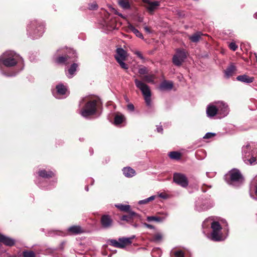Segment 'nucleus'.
<instances>
[{"label": "nucleus", "instance_id": "20e7f679", "mask_svg": "<svg viewBox=\"0 0 257 257\" xmlns=\"http://www.w3.org/2000/svg\"><path fill=\"white\" fill-rule=\"evenodd\" d=\"M44 32V25L37 20L31 21L27 27L28 35L33 39L41 37Z\"/></svg>", "mask_w": 257, "mask_h": 257}, {"label": "nucleus", "instance_id": "c9c22d12", "mask_svg": "<svg viewBox=\"0 0 257 257\" xmlns=\"http://www.w3.org/2000/svg\"><path fill=\"white\" fill-rule=\"evenodd\" d=\"M163 238V235L161 233H157L155 234L152 238V241L156 242H160Z\"/></svg>", "mask_w": 257, "mask_h": 257}, {"label": "nucleus", "instance_id": "c756f323", "mask_svg": "<svg viewBox=\"0 0 257 257\" xmlns=\"http://www.w3.org/2000/svg\"><path fill=\"white\" fill-rule=\"evenodd\" d=\"M130 1L131 0H118V4L123 9H129L131 8Z\"/></svg>", "mask_w": 257, "mask_h": 257}, {"label": "nucleus", "instance_id": "9d476101", "mask_svg": "<svg viewBox=\"0 0 257 257\" xmlns=\"http://www.w3.org/2000/svg\"><path fill=\"white\" fill-rule=\"evenodd\" d=\"M212 206L213 203L210 200L200 198L196 202L195 209L198 212H201L207 210Z\"/></svg>", "mask_w": 257, "mask_h": 257}, {"label": "nucleus", "instance_id": "2f4dec72", "mask_svg": "<svg viewBox=\"0 0 257 257\" xmlns=\"http://www.w3.org/2000/svg\"><path fill=\"white\" fill-rule=\"evenodd\" d=\"M125 119V117L122 114H116L115 115L114 119V124L115 125H118L121 124Z\"/></svg>", "mask_w": 257, "mask_h": 257}, {"label": "nucleus", "instance_id": "b1692460", "mask_svg": "<svg viewBox=\"0 0 257 257\" xmlns=\"http://www.w3.org/2000/svg\"><path fill=\"white\" fill-rule=\"evenodd\" d=\"M78 66V64L76 63H73L71 65L68 70V73H66V75L68 78H71L73 77L77 70Z\"/></svg>", "mask_w": 257, "mask_h": 257}, {"label": "nucleus", "instance_id": "393cba45", "mask_svg": "<svg viewBox=\"0 0 257 257\" xmlns=\"http://www.w3.org/2000/svg\"><path fill=\"white\" fill-rule=\"evenodd\" d=\"M39 176L44 178H49L53 177L54 173L52 171H46L45 170H41L38 172Z\"/></svg>", "mask_w": 257, "mask_h": 257}, {"label": "nucleus", "instance_id": "a19ab883", "mask_svg": "<svg viewBox=\"0 0 257 257\" xmlns=\"http://www.w3.org/2000/svg\"><path fill=\"white\" fill-rule=\"evenodd\" d=\"M174 254L176 256V257H184V252L180 250L175 251Z\"/></svg>", "mask_w": 257, "mask_h": 257}, {"label": "nucleus", "instance_id": "09e8293b", "mask_svg": "<svg viewBox=\"0 0 257 257\" xmlns=\"http://www.w3.org/2000/svg\"><path fill=\"white\" fill-rule=\"evenodd\" d=\"M144 30H145V31H146V32H147L148 33H151V31H150V29H149V27H147V26H145V27H144Z\"/></svg>", "mask_w": 257, "mask_h": 257}, {"label": "nucleus", "instance_id": "0eeeda50", "mask_svg": "<svg viewBox=\"0 0 257 257\" xmlns=\"http://www.w3.org/2000/svg\"><path fill=\"white\" fill-rule=\"evenodd\" d=\"M211 227L212 231L211 233V239L215 241H220L224 240L225 237L222 236V227L217 221H213Z\"/></svg>", "mask_w": 257, "mask_h": 257}, {"label": "nucleus", "instance_id": "ddd939ff", "mask_svg": "<svg viewBox=\"0 0 257 257\" xmlns=\"http://www.w3.org/2000/svg\"><path fill=\"white\" fill-rule=\"evenodd\" d=\"M76 54L74 50L69 49L68 53L65 56H59L55 59V62L58 64H67L68 59L71 57L74 58L76 57Z\"/></svg>", "mask_w": 257, "mask_h": 257}, {"label": "nucleus", "instance_id": "4c0bfd02", "mask_svg": "<svg viewBox=\"0 0 257 257\" xmlns=\"http://www.w3.org/2000/svg\"><path fill=\"white\" fill-rule=\"evenodd\" d=\"M155 198V196H151L148 198L139 201V204H146L148 202H149V201L154 200Z\"/></svg>", "mask_w": 257, "mask_h": 257}, {"label": "nucleus", "instance_id": "4d7b16f0", "mask_svg": "<svg viewBox=\"0 0 257 257\" xmlns=\"http://www.w3.org/2000/svg\"><path fill=\"white\" fill-rule=\"evenodd\" d=\"M255 194L257 195V184L255 187Z\"/></svg>", "mask_w": 257, "mask_h": 257}, {"label": "nucleus", "instance_id": "aec40b11", "mask_svg": "<svg viewBox=\"0 0 257 257\" xmlns=\"http://www.w3.org/2000/svg\"><path fill=\"white\" fill-rule=\"evenodd\" d=\"M139 217V214L134 211H130L128 214L122 216L120 218V220L131 223L133 222V218L134 217Z\"/></svg>", "mask_w": 257, "mask_h": 257}, {"label": "nucleus", "instance_id": "7c9ffc66", "mask_svg": "<svg viewBox=\"0 0 257 257\" xmlns=\"http://www.w3.org/2000/svg\"><path fill=\"white\" fill-rule=\"evenodd\" d=\"M166 217H158L156 216H148L147 217V221L151 222V221H156L158 222H161L163 221L165 219Z\"/></svg>", "mask_w": 257, "mask_h": 257}, {"label": "nucleus", "instance_id": "f3484780", "mask_svg": "<svg viewBox=\"0 0 257 257\" xmlns=\"http://www.w3.org/2000/svg\"><path fill=\"white\" fill-rule=\"evenodd\" d=\"M146 4V7L150 12H153L160 6V3L159 1L151 2L149 0H144Z\"/></svg>", "mask_w": 257, "mask_h": 257}, {"label": "nucleus", "instance_id": "4468645a", "mask_svg": "<svg viewBox=\"0 0 257 257\" xmlns=\"http://www.w3.org/2000/svg\"><path fill=\"white\" fill-rule=\"evenodd\" d=\"M217 108L218 114L221 117L226 116L229 113V108L228 105L223 101H216Z\"/></svg>", "mask_w": 257, "mask_h": 257}, {"label": "nucleus", "instance_id": "2eb2a0df", "mask_svg": "<svg viewBox=\"0 0 257 257\" xmlns=\"http://www.w3.org/2000/svg\"><path fill=\"white\" fill-rule=\"evenodd\" d=\"M100 223L103 228L107 229L112 226L113 221L110 216L104 214L101 217Z\"/></svg>", "mask_w": 257, "mask_h": 257}, {"label": "nucleus", "instance_id": "bb28decb", "mask_svg": "<svg viewBox=\"0 0 257 257\" xmlns=\"http://www.w3.org/2000/svg\"><path fill=\"white\" fill-rule=\"evenodd\" d=\"M124 175L126 177H132L135 175V171L131 167H125L122 170Z\"/></svg>", "mask_w": 257, "mask_h": 257}, {"label": "nucleus", "instance_id": "13d9d810", "mask_svg": "<svg viewBox=\"0 0 257 257\" xmlns=\"http://www.w3.org/2000/svg\"><path fill=\"white\" fill-rule=\"evenodd\" d=\"M91 180L92 181V183H91V184H93V182H94V180H93L92 179H91Z\"/></svg>", "mask_w": 257, "mask_h": 257}, {"label": "nucleus", "instance_id": "c03bdc74", "mask_svg": "<svg viewBox=\"0 0 257 257\" xmlns=\"http://www.w3.org/2000/svg\"><path fill=\"white\" fill-rule=\"evenodd\" d=\"M215 136V134L212 133H207L204 136V139H209Z\"/></svg>", "mask_w": 257, "mask_h": 257}, {"label": "nucleus", "instance_id": "dca6fc26", "mask_svg": "<svg viewBox=\"0 0 257 257\" xmlns=\"http://www.w3.org/2000/svg\"><path fill=\"white\" fill-rule=\"evenodd\" d=\"M217 108L216 101L208 104L206 108L207 116L209 117H212L218 114Z\"/></svg>", "mask_w": 257, "mask_h": 257}, {"label": "nucleus", "instance_id": "58836bf2", "mask_svg": "<svg viewBox=\"0 0 257 257\" xmlns=\"http://www.w3.org/2000/svg\"><path fill=\"white\" fill-rule=\"evenodd\" d=\"M138 72L141 75L148 74L149 70L146 67L142 66L139 69Z\"/></svg>", "mask_w": 257, "mask_h": 257}, {"label": "nucleus", "instance_id": "cd10ccee", "mask_svg": "<svg viewBox=\"0 0 257 257\" xmlns=\"http://www.w3.org/2000/svg\"><path fill=\"white\" fill-rule=\"evenodd\" d=\"M235 67L234 65L231 64L228 66L224 71L225 75L227 78H229L232 75L234 72L235 71Z\"/></svg>", "mask_w": 257, "mask_h": 257}, {"label": "nucleus", "instance_id": "5fc2aeb1", "mask_svg": "<svg viewBox=\"0 0 257 257\" xmlns=\"http://www.w3.org/2000/svg\"><path fill=\"white\" fill-rule=\"evenodd\" d=\"M85 190H86V191H88V186H85Z\"/></svg>", "mask_w": 257, "mask_h": 257}, {"label": "nucleus", "instance_id": "412c9836", "mask_svg": "<svg viewBox=\"0 0 257 257\" xmlns=\"http://www.w3.org/2000/svg\"><path fill=\"white\" fill-rule=\"evenodd\" d=\"M173 83L171 81L167 80L163 81L159 86V89L162 90H170L172 89Z\"/></svg>", "mask_w": 257, "mask_h": 257}, {"label": "nucleus", "instance_id": "1a4fd4ad", "mask_svg": "<svg viewBox=\"0 0 257 257\" xmlns=\"http://www.w3.org/2000/svg\"><path fill=\"white\" fill-rule=\"evenodd\" d=\"M126 57L127 53L125 50L121 48H117L114 58L121 68L125 70H127L128 68V65L124 62Z\"/></svg>", "mask_w": 257, "mask_h": 257}, {"label": "nucleus", "instance_id": "bf43d9fd", "mask_svg": "<svg viewBox=\"0 0 257 257\" xmlns=\"http://www.w3.org/2000/svg\"><path fill=\"white\" fill-rule=\"evenodd\" d=\"M202 191H203V192H205V191H206L205 190H204V189H203V187H202Z\"/></svg>", "mask_w": 257, "mask_h": 257}, {"label": "nucleus", "instance_id": "f8f14e48", "mask_svg": "<svg viewBox=\"0 0 257 257\" xmlns=\"http://www.w3.org/2000/svg\"><path fill=\"white\" fill-rule=\"evenodd\" d=\"M187 58L186 52L184 50L177 49L173 57V63L178 66H180Z\"/></svg>", "mask_w": 257, "mask_h": 257}, {"label": "nucleus", "instance_id": "de8ad7c7", "mask_svg": "<svg viewBox=\"0 0 257 257\" xmlns=\"http://www.w3.org/2000/svg\"><path fill=\"white\" fill-rule=\"evenodd\" d=\"M163 130L162 126H157V131L158 133H162Z\"/></svg>", "mask_w": 257, "mask_h": 257}, {"label": "nucleus", "instance_id": "4be33fe9", "mask_svg": "<svg viewBox=\"0 0 257 257\" xmlns=\"http://www.w3.org/2000/svg\"><path fill=\"white\" fill-rule=\"evenodd\" d=\"M236 79L240 82L246 83H250L252 82L254 80V77H249L246 75H239L236 77Z\"/></svg>", "mask_w": 257, "mask_h": 257}, {"label": "nucleus", "instance_id": "6ab92c4d", "mask_svg": "<svg viewBox=\"0 0 257 257\" xmlns=\"http://www.w3.org/2000/svg\"><path fill=\"white\" fill-rule=\"evenodd\" d=\"M0 242L9 246H12L15 243V240L11 237L0 233Z\"/></svg>", "mask_w": 257, "mask_h": 257}, {"label": "nucleus", "instance_id": "f257e3e1", "mask_svg": "<svg viewBox=\"0 0 257 257\" xmlns=\"http://www.w3.org/2000/svg\"><path fill=\"white\" fill-rule=\"evenodd\" d=\"M23 61L22 58L13 51H7L0 56V70L2 73L6 76H15L19 72L6 73L3 70L2 64L7 67L15 66L20 61Z\"/></svg>", "mask_w": 257, "mask_h": 257}, {"label": "nucleus", "instance_id": "37998d69", "mask_svg": "<svg viewBox=\"0 0 257 257\" xmlns=\"http://www.w3.org/2000/svg\"><path fill=\"white\" fill-rule=\"evenodd\" d=\"M229 47L231 50L233 51H235L237 48V46L235 44V43L231 42L229 44Z\"/></svg>", "mask_w": 257, "mask_h": 257}, {"label": "nucleus", "instance_id": "f704fd0d", "mask_svg": "<svg viewBox=\"0 0 257 257\" xmlns=\"http://www.w3.org/2000/svg\"><path fill=\"white\" fill-rule=\"evenodd\" d=\"M144 80L149 83H154V75L153 74H149V75H146L144 76L143 78Z\"/></svg>", "mask_w": 257, "mask_h": 257}, {"label": "nucleus", "instance_id": "5701e85b", "mask_svg": "<svg viewBox=\"0 0 257 257\" xmlns=\"http://www.w3.org/2000/svg\"><path fill=\"white\" fill-rule=\"evenodd\" d=\"M67 230L71 234H78L83 232L82 228L79 225L70 226Z\"/></svg>", "mask_w": 257, "mask_h": 257}, {"label": "nucleus", "instance_id": "9b49d317", "mask_svg": "<svg viewBox=\"0 0 257 257\" xmlns=\"http://www.w3.org/2000/svg\"><path fill=\"white\" fill-rule=\"evenodd\" d=\"M173 181L177 185L183 188L188 185V180L186 176L182 173H175L173 174Z\"/></svg>", "mask_w": 257, "mask_h": 257}, {"label": "nucleus", "instance_id": "3c124183", "mask_svg": "<svg viewBox=\"0 0 257 257\" xmlns=\"http://www.w3.org/2000/svg\"><path fill=\"white\" fill-rule=\"evenodd\" d=\"M61 51H63V52H66V50L65 49H60L58 50L57 53H59Z\"/></svg>", "mask_w": 257, "mask_h": 257}, {"label": "nucleus", "instance_id": "49530a36", "mask_svg": "<svg viewBox=\"0 0 257 257\" xmlns=\"http://www.w3.org/2000/svg\"><path fill=\"white\" fill-rule=\"evenodd\" d=\"M143 225L144 226L150 228V229H154V226L152 225L148 224L147 223H143Z\"/></svg>", "mask_w": 257, "mask_h": 257}, {"label": "nucleus", "instance_id": "864d4df0", "mask_svg": "<svg viewBox=\"0 0 257 257\" xmlns=\"http://www.w3.org/2000/svg\"><path fill=\"white\" fill-rule=\"evenodd\" d=\"M253 17L255 19H257V12L254 14Z\"/></svg>", "mask_w": 257, "mask_h": 257}, {"label": "nucleus", "instance_id": "39448f33", "mask_svg": "<svg viewBox=\"0 0 257 257\" xmlns=\"http://www.w3.org/2000/svg\"><path fill=\"white\" fill-rule=\"evenodd\" d=\"M227 183L233 186H238L243 182V178L239 171L233 169L225 176Z\"/></svg>", "mask_w": 257, "mask_h": 257}, {"label": "nucleus", "instance_id": "473e14b6", "mask_svg": "<svg viewBox=\"0 0 257 257\" xmlns=\"http://www.w3.org/2000/svg\"><path fill=\"white\" fill-rule=\"evenodd\" d=\"M115 206L122 211H128L131 207L129 205H124L122 204H115Z\"/></svg>", "mask_w": 257, "mask_h": 257}, {"label": "nucleus", "instance_id": "72a5a7b5", "mask_svg": "<svg viewBox=\"0 0 257 257\" xmlns=\"http://www.w3.org/2000/svg\"><path fill=\"white\" fill-rule=\"evenodd\" d=\"M169 156L172 159L178 160L181 158V154L177 152H171L169 153Z\"/></svg>", "mask_w": 257, "mask_h": 257}, {"label": "nucleus", "instance_id": "7ed1b4c3", "mask_svg": "<svg viewBox=\"0 0 257 257\" xmlns=\"http://www.w3.org/2000/svg\"><path fill=\"white\" fill-rule=\"evenodd\" d=\"M256 144L253 143H247L242 148V156L244 162L246 164L254 165L257 164L255 157H254Z\"/></svg>", "mask_w": 257, "mask_h": 257}, {"label": "nucleus", "instance_id": "ea45409f", "mask_svg": "<svg viewBox=\"0 0 257 257\" xmlns=\"http://www.w3.org/2000/svg\"><path fill=\"white\" fill-rule=\"evenodd\" d=\"M132 52L134 53V54L136 55L140 59H141L143 61L145 60V58L143 56L142 54L140 51L137 50H132Z\"/></svg>", "mask_w": 257, "mask_h": 257}, {"label": "nucleus", "instance_id": "6e6d98bb", "mask_svg": "<svg viewBox=\"0 0 257 257\" xmlns=\"http://www.w3.org/2000/svg\"><path fill=\"white\" fill-rule=\"evenodd\" d=\"M142 21H143V19L142 18H139V22H142Z\"/></svg>", "mask_w": 257, "mask_h": 257}, {"label": "nucleus", "instance_id": "8fccbe9b", "mask_svg": "<svg viewBox=\"0 0 257 257\" xmlns=\"http://www.w3.org/2000/svg\"><path fill=\"white\" fill-rule=\"evenodd\" d=\"M159 197L162 198H164V199L166 198V195H164L163 193H160L159 194Z\"/></svg>", "mask_w": 257, "mask_h": 257}, {"label": "nucleus", "instance_id": "c85d7f7f", "mask_svg": "<svg viewBox=\"0 0 257 257\" xmlns=\"http://www.w3.org/2000/svg\"><path fill=\"white\" fill-rule=\"evenodd\" d=\"M202 35L203 34L201 32H198L193 35L190 36L189 38L191 42L193 43H197L200 40L201 37Z\"/></svg>", "mask_w": 257, "mask_h": 257}, {"label": "nucleus", "instance_id": "423d86ee", "mask_svg": "<svg viewBox=\"0 0 257 257\" xmlns=\"http://www.w3.org/2000/svg\"><path fill=\"white\" fill-rule=\"evenodd\" d=\"M134 81L136 87L141 91L142 94L144 97L147 105L148 106H151V92L149 86L143 81L139 80L138 79H135Z\"/></svg>", "mask_w": 257, "mask_h": 257}, {"label": "nucleus", "instance_id": "e433bc0d", "mask_svg": "<svg viewBox=\"0 0 257 257\" xmlns=\"http://www.w3.org/2000/svg\"><path fill=\"white\" fill-rule=\"evenodd\" d=\"M24 257H35L36 255L34 251L30 250H25L23 251Z\"/></svg>", "mask_w": 257, "mask_h": 257}, {"label": "nucleus", "instance_id": "a211bd4d", "mask_svg": "<svg viewBox=\"0 0 257 257\" xmlns=\"http://www.w3.org/2000/svg\"><path fill=\"white\" fill-rule=\"evenodd\" d=\"M57 93L56 94H54L55 97L57 98H62L63 97H59L58 95H64L67 94V89L65 86H64L63 84H59L56 87Z\"/></svg>", "mask_w": 257, "mask_h": 257}, {"label": "nucleus", "instance_id": "f03ea898", "mask_svg": "<svg viewBox=\"0 0 257 257\" xmlns=\"http://www.w3.org/2000/svg\"><path fill=\"white\" fill-rule=\"evenodd\" d=\"M97 99H90L88 97L82 98L79 101V106L84 105L80 111V114L84 117L95 114L99 105Z\"/></svg>", "mask_w": 257, "mask_h": 257}, {"label": "nucleus", "instance_id": "a18cd8bd", "mask_svg": "<svg viewBox=\"0 0 257 257\" xmlns=\"http://www.w3.org/2000/svg\"><path fill=\"white\" fill-rule=\"evenodd\" d=\"M128 110L131 111H133L135 110V107L132 103L128 104L127 106Z\"/></svg>", "mask_w": 257, "mask_h": 257}, {"label": "nucleus", "instance_id": "603ef678", "mask_svg": "<svg viewBox=\"0 0 257 257\" xmlns=\"http://www.w3.org/2000/svg\"><path fill=\"white\" fill-rule=\"evenodd\" d=\"M134 227L137 228L139 226V225L138 224H134L133 225Z\"/></svg>", "mask_w": 257, "mask_h": 257}, {"label": "nucleus", "instance_id": "6e6552de", "mask_svg": "<svg viewBox=\"0 0 257 257\" xmlns=\"http://www.w3.org/2000/svg\"><path fill=\"white\" fill-rule=\"evenodd\" d=\"M135 237L136 236L134 235L130 237L119 238L118 241L115 239H109L108 242L114 247L123 248L127 245L131 244L132 239H134Z\"/></svg>", "mask_w": 257, "mask_h": 257}, {"label": "nucleus", "instance_id": "79ce46f5", "mask_svg": "<svg viewBox=\"0 0 257 257\" xmlns=\"http://www.w3.org/2000/svg\"><path fill=\"white\" fill-rule=\"evenodd\" d=\"M97 8V5L95 2H93L92 4H89L88 9L89 10H95Z\"/></svg>", "mask_w": 257, "mask_h": 257}, {"label": "nucleus", "instance_id": "a878e982", "mask_svg": "<svg viewBox=\"0 0 257 257\" xmlns=\"http://www.w3.org/2000/svg\"><path fill=\"white\" fill-rule=\"evenodd\" d=\"M127 28L128 30L135 34L137 37L142 39H144L143 34L138 30L136 29L133 25L129 24Z\"/></svg>", "mask_w": 257, "mask_h": 257}]
</instances>
